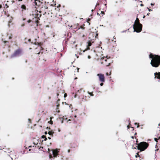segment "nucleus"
<instances>
[{
	"instance_id": "1",
	"label": "nucleus",
	"mask_w": 160,
	"mask_h": 160,
	"mask_svg": "<svg viewBox=\"0 0 160 160\" xmlns=\"http://www.w3.org/2000/svg\"><path fill=\"white\" fill-rule=\"evenodd\" d=\"M149 58L152 59L150 64L152 66L154 67H158L160 64V56L158 55H154L153 54L150 53Z\"/></svg>"
},
{
	"instance_id": "2",
	"label": "nucleus",
	"mask_w": 160,
	"mask_h": 160,
	"mask_svg": "<svg viewBox=\"0 0 160 160\" xmlns=\"http://www.w3.org/2000/svg\"><path fill=\"white\" fill-rule=\"evenodd\" d=\"M133 27L134 32H139L142 30V25L139 23V19L137 18L133 25Z\"/></svg>"
},
{
	"instance_id": "3",
	"label": "nucleus",
	"mask_w": 160,
	"mask_h": 160,
	"mask_svg": "<svg viewBox=\"0 0 160 160\" xmlns=\"http://www.w3.org/2000/svg\"><path fill=\"white\" fill-rule=\"evenodd\" d=\"M148 146V144L146 142H142L138 144V149L140 151H143L146 149Z\"/></svg>"
},
{
	"instance_id": "4",
	"label": "nucleus",
	"mask_w": 160,
	"mask_h": 160,
	"mask_svg": "<svg viewBox=\"0 0 160 160\" xmlns=\"http://www.w3.org/2000/svg\"><path fill=\"white\" fill-rule=\"evenodd\" d=\"M21 52L22 50L20 49H17L15 51L14 53L11 55V58H13L19 56L21 55Z\"/></svg>"
},
{
	"instance_id": "5",
	"label": "nucleus",
	"mask_w": 160,
	"mask_h": 160,
	"mask_svg": "<svg viewBox=\"0 0 160 160\" xmlns=\"http://www.w3.org/2000/svg\"><path fill=\"white\" fill-rule=\"evenodd\" d=\"M97 76L98 77L99 80L102 82H104L105 81V78L103 74H98Z\"/></svg>"
},
{
	"instance_id": "6",
	"label": "nucleus",
	"mask_w": 160,
	"mask_h": 160,
	"mask_svg": "<svg viewBox=\"0 0 160 160\" xmlns=\"http://www.w3.org/2000/svg\"><path fill=\"white\" fill-rule=\"evenodd\" d=\"M52 154L54 157H56L58 155V153L59 152V149H56L54 150H52Z\"/></svg>"
},
{
	"instance_id": "7",
	"label": "nucleus",
	"mask_w": 160,
	"mask_h": 160,
	"mask_svg": "<svg viewBox=\"0 0 160 160\" xmlns=\"http://www.w3.org/2000/svg\"><path fill=\"white\" fill-rule=\"evenodd\" d=\"M155 76V78H156L159 80L158 81V82H160V72H156L154 74Z\"/></svg>"
},
{
	"instance_id": "8",
	"label": "nucleus",
	"mask_w": 160,
	"mask_h": 160,
	"mask_svg": "<svg viewBox=\"0 0 160 160\" xmlns=\"http://www.w3.org/2000/svg\"><path fill=\"white\" fill-rule=\"evenodd\" d=\"M93 40H91V41H89L88 42V46L90 47L92 45V42H93Z\"/></svg>"
},
{
	"instance_id": "9",
	"label": "nucleus",
	"mask_w": 160,
	"mask_h": 160,
	"mask_svg": "<svg viewBox=\"0 0 160 160\" xmlns=\"http://www.w3.org/2000/svg\"><path fill=\"white\" fill-rule=\"evenodd\" d=\"M21 8L22 9L25 10L26 9V7L24 5H22L21 6Z\"/></svg>"
},
{
	"instance_id": "10",
	"label": "nucleus",
	"mask_w": 160,
	"mask_h": 160,
	"mask_svg": "<svg viewBox=\"0 0 160 160\" xmlns=\"http://www.w3.org/2000/svg\"><path fill=\"white\" fill-rule=\"evenodd\" d=\"M52 119V118L51 117L50 118V120L48 121V123H50V124H52L53 123V122L52 121H51V119Z\"/></svg>"
},
{
	"instance_id": "11",
	"label": "nucleus",
	"mask_w": 160,
	"mask_h": 160,
	"mask_svg": "<svg viewBox=\"0 0 160 160\" xmlns=\"http://www.w3.org/2000/svg\"><path fill=\"white\" fill-rule=\"evenodd\" d=\"M53 132H48V134H49V135L51 136H53Z\"/></svg>"
},
{
	"instance_id": "12",
	"label": "nucleus",
	"mask_w": 160,
	"mask_h": 160,
	"mask_svg": "<svg viewBox=\"0 0 160 160\" xmlns=\"http://www.w3.org/2000/svg\"><path fill=\"white\" fill-rule=\"evenodd\" d=\"M88 93L91 96H93V95L92 94V92H88Z\"/></svg>"
},
{
	"instance_id": "13",
	"label": "nucleus",
	"mask_w": 160,
	"mask_h": 160,
	"mask_svg": "<svg viewBox=\"0 0 160 160\" xmlns=\"http://www.w3.org/2000/svg\"><path fill=\"white\" fill-rule=\"evenodd\" d=\"M42 138H43V137L45 138L44 140L45 141H46L47 140V138H46V136L44 135H43L42 136Z\"/></svg>"
},
{
	"instance_id": "14",
	"label": "nucleus",
	"mask_w": 160,
	"mask_h": 160,
	"mask_svg": "<svg viewBox=\"0 0 160 160\" xmlns=\"http://www.w3.org/2000/svg\"><path fill=\"white\" fill-rule=\"evenodd\" d=\"M154 139L155 141L156 142H158V141H158V139L157 138H154Z\"/></svg>"
},
{
	"instance_id": "15",
	"label": "nucleus",
	"mask_w": 160,
	"mask_h": 160,
	"mask_svg": "<svg viewBox=\"0 0 160 160\" xmlns=\"http://www.w3.org/2000/svg\"><path fill=\"white\" fill-rule=\"evenodd\" d=\"M31 22V20H28V21H27V22L28 23H29L30 22Z\"/></svg>"
},
{
	"instance_id": "16",
	"label": "nucleus",
	"mask_w": 160,
	"mask_h": 160,
	"mask_svg": "<svg viewBox=\"0 0 160 160\" xmlns=\"http://www.w3.org/2000/svg\"><path fill=\"white\" fill-rule=\"evenodd\" d=\"M103 82L101 83L100 84V85L101 86H102L103 85V83H102Z\"/></svg>"
},
{
	"instance_id": "17",
	"label": "nucleus",
	"mask_w": 160,
	"mask_h": 160,
	"mask_svg": "<svg viewBox=\"0 0 160 160\" xmlns=\"http://www.w3.org/2000/svg\"><path fill=\"white\" fill-rule=\"evenodd\" d=\"M67 94L66 93H65L64 94V98H65L66 97H67Z\"/></svg>"
},
{
	"instance_id": "18",
	"label": "nucleus",
	"mask_w": 160,
	"mask_h": 160,
	"mask_svg": "<svg viewBox=\"0 0 160 160\" xmlns=\"http://www.w3.org/2000/svg\"><path fill=\"white\" fill-rule=\"evenodd\" d=\"M12 38V36H9V39H11Z\"/></svg>"
},
{
	"instance_id": "19",
	"label": "nucleus",
	"mask_w": 160,
	"mask_h": 160,
	"mask_svg": "<svg viewBox=\"0 0 160 160\" xmlns=\"http://www.w3.org/2000/svg\"><path fill=\"white\" fill-rule=\"evenodd\" d=\"M24 23H23L21 25V26L22 27H24Z\"/></svg>"
},
{
	"instance_id": "20",
	"label": "nucleus",
	"mask_w": 160,
	"mask_h": 160,
	"mask_svg": "<svg viewBox=\"0 0 160 160\" xmlns=\"http://www.w3.org/2000/svg\"><path fill=\"white\" fill-rule=\"evenodd\" d=\"M88 59H89L90 58H91V57L90 56H88Z\"/></svg>"
},
{
	"instance_id": "21",
	"label": "nucleus",
	"mask_w": 160,
	"mask_h": 160,
	"mask_svg": "<svg viewBox=\"0 0 160 160\" xmlns=\"http://www.w3.org/2000/svg\"><path fill=\"white\" fill-rule=\"evenodd\" d=\"M98 36V34H96V36H95V38H98L97 37Z\"/></svg>"
},
{
	"instance_id": "22",
	"label": "nucleus",
	"mask_w": 160,
	"mask_h": 160,
	"mask_svg": "<svg viewBox=\"0 0 160 160\" xmlns=\"http://www.w3.org/2000/svg\"><path fill=\"white\" fill-rule=\"evenodd\" d=\"M148 10L149 11V12L152 11V9H150L149 8H148Z\"/></svg>"
},
{
	"instance_id": "23",
	"label": "nucleus",
	"mask_w": 160,
	"mask_h": 160,
	"mask_svg": "<svg viewBox=\"0 0 160 160\" xmlns=\"http://www.w3.org/2000/svg\"><path fill=\"white\" fill-rule=\"evenodd\" d=\"M79 90H77V91L76 92V93H78L79 92Z\"/></svg>"
},
{
	"instance_id": "24",
	"label": "nucleus",
	"mask_w": 160,
	"mask_h": 160,
	"mask_svg": "<svg viewBox=\"0 0 160 160\" xmlns=\"http://www.w3.org/2000/svg\"><path fill=\"white\" fill-rule=\"evenodd\" d=\"M110 63H109L108 64V65H106V66H109L110 65Z\"/></svg>"
},
{
	"instance_id": "25",
	"label": "nucleus",
	"mask_w": 160,
	"mask_h": 160,
	"mask_svg": "<svg viewBox=\"0 0 160 160\" xmlns=\"http://www.w3.org/2000/svg\"><path fill=\"white\" fill-rule=\"evenodd\" d=\"M39 0H35V3H36H36H37L36 2V1H39Z\"/></svg>"
},
{
	"instance_id": "26",
	"label": "nucleus",
	"mask_w": 160,
	"mask_h": 160,
	"mask_svg": "<svg viewBox=\"0 0 160 160\" xmlns=\"http://www.w3.org/2000/svg\"><path fill=\"white\" fill-rule=\"evenodd\" d=\"M76 97H77V95H76V94H75V95H74V98H76Z\"/></svg>"
},
{
	"instance_id": "27",
	"label": "nucleus",
	"mask_w": 160,
	"mask_h": 160,
	"mask_svg": "<svg viewBox=\"0 0 160 160\" xmlns=\"http://www.w3.org/2000/svg\"><path fill=\"white\" fill-rule=\"evenodd\" d=\"M106 75L107 76H108V75H109V74H108V72L106 73Z\"/></svg>"
},
{
	"instance_id": "28",
	"label": "nucleus",
	"mask_w": 160,
	"mask_h": 160,
	"mask_svg": "<svg viewBox=\"0 0 160 160\" xmlns=\"http://www.w3.org/2000/svg\"><path fill=\"white\" fill-rule=\"evenodd\" d=\"M154 3L153 4V3H151V5H152H152H154Z\"/></svg>"
},
{
	"instance_id": "29",
	"label": "nucleus",
	"mask_w": 160,
	"mask_h": 160,
	"mask_svg": "<svg viewBox=\"0 0 160 160\" xmlns=\"http://www.w3.org/2000/svg\"><path fill=\"white\" fill-rule=\"evenodd\" d=\"M140 6H143V5L142 4H140Z\"/></svg>"
},
{
	"instance_id": "30",
	"label": "nucleus",
	"mask_w": 160,
	"mask_h": 160,
	"mask_svg": "<svg viewBox=\"0 0 160 160\" xmlns=\"http://www.w3.org/2000/svg\"><path fill=\"white\" fill-rule=\"evenodd\" d=\"M47 133H47V132H45V134H47Z\"/></svg>"
},
{
	"instance_id": "31",
	"label": "nucleus",
	"mask_w": 160,
	"mask_h": 160,
	"mask_svg": "<svg viewBox=\"0 0 160 160\" xmlns=\"http://www.w3.org/2000/svg\"><path fill=\"white\" fill-rule=\"evenodd\" d=\"M149 14H150V13H148L147 14V15L148 16V15H149Z\"/></svg>"
},
{
	"instance_id": "32",
	"label": "nucleus",
	"mask_w": 160,
	"mask_h": 160,
	"mask_svg": "<svg viewBox=\"0 0 160 160\" xmlns=\"http://www.w3.org/2000/svg\"><path fill=\"white\" fill-rule=\"evenodd\" d=\"M28 121H29L30 122V121H31V120H30V119H28Z\"/></svg>"
},
{
	"instance_id": "33",
	"label": "nucleus",
	"mask_w": 160,
	"mask_h": 160,
	"mask_svg": "<svg viewBox=\"0 0 160 160\" xmlns=\"http://www.w3.org/2000/svg\"><path fill=\"white\" fill-rule=\"evenodd\" d=\"M2 7V6L1 5H0V8H1Z\"/></svg>"
},
{
	"instance_id": "34",
	"label": "nucleus",
	"mask_w": 160,
	"mask_h": 160,
	"mask_svg": "<svg viewBox=\"0 0 160 160\" xmlns=\"http://www.w3.org/2000/svg\"><path fill=\"white\" fill-rule=\"evenodd\" d=\"M127 127L128 128V129H129V126H127Z\"/></svg>"
},
{
	"instance_id": "35",
	"label": "nucleus",
	"mask_w": 160,
	"mask_h": 160,
	"mask_svg": "<svg viewBox=\"0 0 160 160\" xmlns=\"http://www.w3.org/2000/svg\"><path fill=\"white\" fill-rule=\"evenodd\" d=\"M145 16H144H144H143V18H145Z\"/></svg>"
},
{
	"instance_id": "36",
	"label": "nucleus",
	"mask_w": 160,
	"mask_h": 160,
	"mask_svg": "<svg viewBox=\"0 0 160 160\" xmlns=\"http://www.w3.org/2000/svg\"><path fill=\"white\" fill-rule=\"evenodd\" d=\"M70 150H68V153H69V152H70Z\"/></svg>"
},
{
	"instance_id": "37",
	"label": "nucleus",
	"mask_w": 160,
	"mask_h": 160,
	"mask_svg": "<svg viewBox=\"0 0 160 160\" xmlns=\"http://www.w3.org/2000/svg\"><path fill=\"white\" fill-rule=\"evenodd\" d=\"M101 12V13H103V14H104V12Z\"/></svg>"
},
{
	"instance_id": "38",
	"label": "nucleus",
	"mask_w": 160,
	"mask_h": 160,
	"mask_svg": "<svg viewBox=\"0 0 160 160\" xmlns=\"http://www.w3.org/2000/svg\"><path fill=\"white\" fill-rule=\"evenodd\" d=\"M74 117L75 118H76L77 117V116L76 115H75V116H74Z\"/></svg>"
},
{
	"instance_id": "39",
	"label": "nucleus",
	"mask_w": 160,
	"mask_h": 160,
	"mask_svg": "<svg viewBox=\"0 0 160 160\" xmlns=\"http://www.w3.org/2000/svg\"><path fill=\"white\" fill-rule=\"evenodd\" d=\"M105 58V57H103V58H102V59H104V58Z\"/></svg>"
},
{
	"instance_id": "40",
	"label": "nucleus",
	"mask_w": 160,
	"mask_h": 160,
	"mask_svg": "<svg viewBox=\"0 0 160 160\" xmlns=\"http://www.w3.org/2000/svg\"><path fill=\"white\" fill-rule=\"evenodd\" d=\"M48 138L49 139H51V138H50V137H48Z\"/></svg>"
},
{
	"instance_id": "41",
	"label": "nucleus",
	"mask_w": 160,
	"mask_h": 160,
	"mask_svg": "<svg viewBox=\"0 0 160 160\" xmlns=\"http://www.w3.org/2000/svg\"><path fill=\"white\" fill-rule=\"evenodd\" d=\"M75 80H76V79H77V77H76L75 78Z\"/></svg>"
},
{
	"instance_id": "42",
	"label": "nucleus",
	"mask_w": 160,
	"mask_h": 160,
	"mask_svg": "<svg viewBox=\"0 0 160 160\" xmlns=\"http://www.w3.org/2000/svg\"><path fill=\"white\" fill-rule=\"evenodd\" d=\"M32 147L31 146H29L28 148H30V147Z\"/></svg>"
},
{
	"instance_id": "43",
	"label": "nucleus",
	"mask_w": 160,
	"mask_h": 160,
	"mask_svg": "<svg viewBox=\"0 0 160 160\" xmlns=\"http://www.w3.org/2000/svg\"><path fill=\"white\" fill-rule=\"evenodd\" d=\"M71 121V120L70 119H69L68 120V121Z\"/></svg>"
},
{
	"instance_id": "44",
	"label": "nucleus",
	"mask_w": 160,
	"mask_h": 160,
	"mask_svg": "<svg viewBox=\"0 0 160 160\" xmlns=\"http://www.w3.org/2000/svg\"><path fill=\"white\" fill-rule=\"evenodd\" d=\"M33 144L34 145H36L35 142H33Z\"/></svg>"
},
{
	"instance_id": "45",
	"label": "nucleus",
	"mask_w": 160,
	"mask_h": 160,
	"mask_svg": "<svg viewBox=\"0 0 160 160\" xmlns=\"http://www.w3.org/2000/svg\"><path fill=\"white\" fill-rule=\"evenodd\" d=\"M79 68H78V69H77V72H78V70H79Z\"/></svg>"
},
{
	"instance_id": "46",
	"label": "nucleus",
	"mask_w": 160,
	"mask_h": 160,
	"mask_svg": "<svg viewBox=\"0 0 160 160\" xmlns=\"http://www.w3.org/2000/svg\"><path fill=\"white\" fill-rule=\"evenodd\" d=\"M135 157H136V158H137V157H138L137 155H135Z\"/></svg>"
},
{
	"instance_id": "47",
	"label": "nucleus",
	"mask_w": 160,
	"mask_h": 160,
	"mask_svg": "<svg viewBox=\"0 0 160 160\" xmlns=\"http://www.w3.org/2000/svg\"><path fill=\"white\" fill-rule=\"evenodd\" d=\"M40 52H38V54H40Z\"/></svg>"
},
{
	"instance_id": "48",
	"label": "nucleus",
	"mask_w": 160,
	"mask_h": 160,
	"mask_svg": "<svg viewBox=\"0 0 160 160\" xmlns=\"http://www.w3.org/2000/svg\"><path fill=\"white\" fill-rule=\"evenodd\" d=\"M68 26H69V27H70V28L72 27V26H69V25H68Z\"/></svg>"
},
{
	"instance_id": "49",
	"label": "nucleus",
	"mask_w": 160,
	"mask_h": 160,
	"mask_svg": "<svg viewBox=\"0 0 160 160\" xmlns=\"http://www.w3.org/2000/svg\"><path fill=\"white\" fill-rule=\"evenodd\" d=\"M7 42V41H4V43H6Z\"/></svg>"
},
{
	"instance_id": "50",
	"label": "nucleus",
	"mask_w": 160,
	"mask_h": 160,
	"mask_svg": "<svg viewBox=\"0 0 160 160\" xmlns=\"http://www.w3.org/2000/svg\"><path fill=\"white\" fill-rule=\"evenodd\" d=\"M139 127V125H138V126H137V127L138 128Z\"/></svg>"
},
{
	"instance_id": "51",
	"label": "nucleus",
	"mask_w": 160,
	"mask_h": 160,
	"mask_svg": "<svg viewBox=\"0 0 160 160\" xmlns=\"http://www.w3.org/2000/svg\"><path fill=\"white\" fill-rule=\"evenodd\" d=\"M48 151H50V149L49 148H48Z\"/></svg>"
},
{
	"instance_id": "52",
	"label": "nucleus",
	"mask_w": 160,
	"mask_h": 160,
	"mask_svg": "<svg viewBox=\"0 0 160 160\" xmlns=\"http://www.w3.org/2000/svg\"><path fill=\"white\" fill-rule=\"evenodd\" d=\"M131 138H133V136H132V137H131Z\"/></svg>"
},
{
	"instance_id": "53",
	"label": "nucleus",
	"mask_w": 160,
	"mask_h": 160,
	"mask_svg": "<svg viewBox=\"0 0 160 160\" xmlns=\"http://www.w3.org/2000/svg\"><path fill=\"white\" fill-rule=\"evenodd\" d=\"M125 31H123L122 32H124Z\"/></svg>"
},
{
	"instance_id": "54",
	"label": "nucleus",
	"mask_w": 160,
	"mask_h": 160,
	"mask_svg": "<svg viewBox=\"0 0 160 160\" xmlns=\"http://www.w3.org/2000/svg\"><path fill=\"white\" fill-rule=\"evenodd\" d=\"M137 155H138V156H139V154H138V153H137Z\"/></svg>"
},
{
	"instance_id": "55",
	"label": "nucleus",
	"mask_w": 160,
	"mask_h": 160,
	"mask_svg": "<svg viewBox=\"0 0 160 160\" xmlns=\"http://www.w3.org/2000/svg\"><path fill=\"white\" fill-rule=\"evenodd\" d=\"M104 61H107L106 59H104Z\"/></svg>"
},
{
	"instance_id": "56",
	"label": "nucleus",
	"mask_w": 160,
	"mask_h": 160,
	"mask_svg": "<svg viewBox=\"0 0 160 160\" xmlns=\"http://www.w3.org/2000/svg\"><path fill=\"white\" fill-rule=\"evenodd\" d=\"M82 37H84V35H83Z\"/></svg>"
},
{
	"instance_id": "57",
	"label": "nucleus",
	"mask_w": 160,
	"mask_h": 160,
	"mask_svg": "<svg viewBox=\"0 0 160 160\" xmlns=\"http://www.w3.org/2000/svg\"><path fill=\"white\" fill-rule=\"evenodd\" d=\"M82 28L83 29L84 28Z\"/></svg>"
},
{
	"instance_id": "58",
	"label": "nucleus",
	"mask_w": 160,
	"mask_h": 160,
	"mask_svg": "<svg viewBox=\"0 0 160 160\" xmlns=\"http://www.w3.org/2000/svg\"><path fill=\"white\" fill-rule=\"evenodd\" d=\"M22 0H18V1H22Z\"/></svg>"
},
{
	"instance_id": "59",
	"label": "nucleus",
	"mask_w": 160,
	"mask_h": 160,
	"mask_svg": "<svg viewBox=\"0 0 160 160\" xmlns=\"http://www.w3.org/2000/svg\"><path fill=\"white\" fill-rule=\"evenodd\" d=\"M29 151H30L31 150V149H29Z\"/></svg>"
},
{
	"instance_id": "60",
	"label": "nucleus",
	"mask_w": 160,
	"mask_h": 160,
	"mask_svg": "<svg viewBox=\"0 0 160 160\" xmlns=\"http://www.w3.org/2000/svg\"><path fill=\"white\" fill-rule=\"evenodd\" d=\"M93 10L92 9V12H93Z\"/></svg>"
},
{
	"instance_id": "61",
	"label": "nucleus",
	"mask_w": 160,
	"mask_h": 160,
	"mask_svg": "<svg viewBox=\"0 0 160 160\" xmlns=\"http://www.w3.org/2000/svg\"><path fill=\"white\" fill-rule=\"evenodd\" d=\"M63 123V121H62V123Z\"/></svg>"
},
{
	"instance_id": "62",
	"label": "nucleus",
	"mask_w": 160,
	"mask_h": 160,
	"mask_svg": "<svg viewBox=\"0 0 160 160\" xmlns=\"http://www.w3.org/2000/svg\"><path fill=\"white\" fill-rule=\"evenodd\" d=\"M58 106H59V105H57V106L58 107Z\"/></svg>"
},
{
	"instance_id": "63",
	"label": "nucleus",
	"mask_w": 160,
	"mask_h": 160,
	"mask_svg": "<svg viewBox=\"0 0 160 160\" xmlns=\"http://www.w3.org/2000/svg\"><path fill=\"white\" fill-rule=\"evenodd\" d=\"M97 14H98H98H98V13H97Z\"/></svg>"
},
{
	"instance_id": "64",
	"label": "nucleus",
	"mask_w": 160,
	"mask_h": 160,
	"mask_svg": "<svg viewBox=\"0 0 160 160\" xmlns=\"http://www.w3.org/2000/svg\"><path fill=\"white\" fill-rule=\"evenodd\" d=\"M135 124H137V123H135Z\"/></svg>"
}]
</instances>
